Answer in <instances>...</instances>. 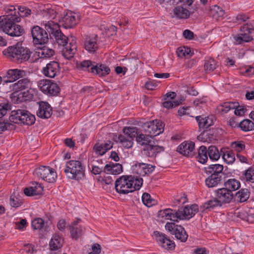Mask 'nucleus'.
Masks as SVG:
<instances>
[{
    "mask_svg": "<svg viewBox=\"0 0 254 254\" xmlns=\"http://www.w3.org/2000/svg\"><path fill=\"white\" fill-rule=\"evenodd\" d=\"M18 10V13L20 18L28 17L32 13L31 9L26 6H20Z\"/></svg>",
    "mask_w": 254,
    "mask_h": 254,
    "instance_id": "58",
    "label": "nucleus"
},
{
    "mask_svg": "<svg viewBox=\"0 0 254 254\" xmlns=\"http://www.w3.org/2000/svg\"><path fill=\"white\" fill-rule=\"evenodd\" d=\"M37 176L48 183H54L57 177L55 170L49 166H41L35 170Z\"/></svg>",
    "mask_w": 254,
    "mask_h": 254,
    "instance_id": "11",
    "label": "nucleus"
},
{
    "mask_svg": "<svg viewBox=\"0 0 254 254\" xmlns=\"http://www.w3.org/2000/svg\"><path fill=\"white\" fill-rule=\"evenodd\" d=\"M195 143L190 141H185L179 145L177 151L184 156L192 157L194 154Z\"/></svg>",
    "mask_w": 254,
    "mask_h": 254,
    "instance_id": "18",
    "label": "nucleus"
},
{
    "mask_svg": "<svg viewBox=\"0 0 254 254\" xmlns=\"http://www.w3.org/2000/svg\"><path fill=\"white\" fill-rule=\"evenodd\" d=\"M158 216L165 219L170 220L173 221L178 222V216H179L178 210L167 208L164 210H160L158 211Z\"/></svg>",
    "mask_w": 254,
    "mask_h": 254,
    "instance_id": "27",
    "label": "nucleus"
},
{
    "mask_svg": "<svg viewBox=\"0 0 254 254\" xmlns=\"http://www.w3.org/2000/svg\"><path fill=\"white\" fill-rule=\"evenodd\" d=\"M205 9L207 14L216 21L221 19L225 14L223 9L216 4L206 7Z\"/></svg>",
    "mask_w": 254,
    "mask_h": 254,
    "instance_id": "23",
    "label": "nucleus"
},
{
    "mask_svg": "<svg viewBox=\"0 0 254 254\" xmlns=\"http://www.w3.org/2000/svg\"><path fill=\"white\" fill-rule=\"evenodd\" d=\"M223 168L222 165L215 164L204 167V171L207 175L227 177V174L223 172Z\"/></svg>",
    "mask_w": 254,
    "mask_h": 254,
    "instance_id": "21",
    "label": "nucleus"
},
{
    "mask_svg": "<svg viewBox=\"0 0 254 254\" xmlns=\"http://www.w3.org/2000/svg\"><path fill=\"white\" fill-rule=\"evenodd\" d=\"M97 36H87L85 39L84 46L85 49L90 53H94L98 49Z\"/></svg>",
    "mask_w": 254,
    "mask_h": 254,
    "instance_id": "28",
    "label": "nucleus"
},
{
    "mask_svg": "<svg viewBox=\"0 0 254 254\" xmlns=\"http://www.w3.org/2000/svg\"><path fill=\"white\" fill-rule=\"evenodd\" d=\"M235 109L234 113L236 116H242L244 115L246 111V109L244 106H239V104L238 106L236 107Z\"/></svg>",
    "mask_w": 254,
    "mask_h": 254,
    "instance_id": "62",
    "label": "nucleus"
},
{
    "mask_svg": "<svg viewBox=\"0 0 254 254\" xmlns=\"http://www.w3.org/2000/svg\"><path fill=\"white\" fill-rule=\"evenodd\" d=\"M239 127L244 131L254 130V123L249 119H245L239 123Z\"/></svg>",
    "mask_w": 254,
    "mask_h": 254,
    "instance_id": "44",
    "label": "nucleus"
},
{
    "mask_svg": "<svg viewBox=\"0 0 254 254\" xmlns=\"http://www.w3.org/2000/svg\"><path fill=\"white\" fill-rule=\"evenodd\" d=\"M128 175L122 176L118 178L115 184V188L116 191L120 194H127L132 192V184L128 181Z\"/></svg>",
    "mask_w": 254,
    "mask_h": 254,
    "instance_id": "13",
    "label": "nucleus"
},
{
    "mask_svg": "<svg viewBox=\"0 0 254 254\" xmlns=\"http://www.w3.org/2000/svg\"><path fill=\"white\" fill-rule=\"evenodd\" d=\"M43 74L49 78H54L60 73L59 63L56 61H51L48 63L42 69Z\"/></svg>",
    "mask_w": 254,
    "mask_h": 254,
    "instance_id": "16",
    "label": "nucleus"
},
{
    "mask_svg": "<svg viewBox=\"0 0 254 254\" xmlns=\"http://www.w3.org/2000/svg\"><path fill=\"white\" fill-rule=\"evenodd\" d=\"M43 187L37 182L32 183V186L24 189V193L26 196H33L41 194Z\"/></svg>",
    "mask_w": 254,
    "mask_h": 254,
    "instance_id": "26",
    "label": "nucleus"
},
{
    "mask_svg": "<svg viewBox=\"0 0 254 254\" xmlns=\"http://www.w3.org/2000/svg\"><path fill=\"white\" fill-rule=\"evenodd\" d=\"M208 155L211 160L217 161L220 157V153L215 146H210L207 149Z\"/></svg>",
    "mask_w": 254,
    "mask_h": 254,
    "instance_id": "45",
    "label": "nucleus"
},
{
    "mask_svg": "<svg viewBox=\"0 0 254 254\" xmlns=\"http://www.w3.org/2000/svg\"><path fill=\"white\" fill-rule=\"evenodd\" d=\"M207 149L204 146H201L197 150L196 156L197 161L201 163L205 164L208 160Z\"/></svg>",
    "mask_w": 254,
    "mask_h": 254,
    "instance_id": "39",
    "label": "nucleus"
},
{
    "mask_svg": "<svg viewBox=\"0 0 254 254\" xmlns=\"http://www.w3.org/2000/svg\"><path fill=\"white\" fill-rule=\"evenodd\" d=\"M152 137L147 133L145 134L140 133L136 136V141L139 145L146 147V146L148 145L150 143H154V141L152 140Z\"/></svg>",
    "mask_w": 254,
    "mask_h": 254,
    "instance_id": "40",
    "label": "nucleus"
},
{
    "mask_svg": "<svg viewBox=\"0 0 254 254\" xmlns=\"http://www.w3.org/2000/svg\"><path fill=\"white\" fill-rule=\"evenodd\" d=\"M52 114V108L46 102L41 101L39 103V108L37 115L42 119H48Z\"/></svg>",
    "mask_w": 254,
    "mask_h": 254,
    "instance_id": "20",
    "label": "nucleus"
},
{
    "mask_svg": "<svg viewBox=\"0 0 254 254\" xmlns=\"http://www.w3.org/2000/svg\"><path fill=\"white\" fill-rule=\"evenodd\" d=\"M45 28L48 31L50 38L59 46L64 47L67 45L68 38L61 31L60 26L58 23L50 20L45 23Z\"/></svg>",
    "mask_w": 254,
    "mask_h": 254,
    "instance_id": "4",
    "label": "nucleus"
},
{
    "mask_svg": "<svg viewBox=\"0 0 254 254\" xmlns=\"http://www.w3.org/2000/svg\"><path fill=\"white\" fill-rule=\"evenodd\" d=\"M173 13L174 17L184 19L188 18L190 14L189 10L181 6L175 7L173 10Z\"/></svg>",
    "mask_w": 254,
    "mask_h": 254,
    "instance_id": "31",
    "label": "nucleus"
},
{
    "mask_svg": "<svg viewBox=\"0 0 254 254\" xmlns=\"http://www.w3.org/2000/svg\"><path fill=\"white\" fill-rule=\"evenodd\" d=\"M57 12L55 11L53 9L51 8H47L46 9H44L42 12V14L43 16L46 18H51L55 19L57 16Z\"/></svg>",
    "mask_w": 254,
    "mask_h": 254,
    "instance_id": "55",
    "label": "nucleus"
},
{
    "mask_svg": "<svg viewBox=\"0 0 254 254\" xmlns=\"http://www.w3.org/2000/svg\"><path fill=\"white\" fill-rule=\"evenodd\" d=\"M198 139L203 142H210L214 139V136L212 134H210L207 131H206L203 133H201L198 136Z\"/></svg>",
    "mask_w": 254,
    "mask_h": 254,
    "instance_id": "54",
    "label": "nucleus"
},
{
    "mask_svg": "<svg viewBox=\"0 0 254 254\" xmlns=\"http://www.w3.org/2000/svg\"><path fill=\"white\" fill-rule=\"evenodd\" d=\"M80 66L83 70L90 72L99 77H105L111 71L109 67L106 64L96 63L90 60H84L81 62Z\"/></svg>",
    "mask_w": 254,
    "mask_h": 254,
    "instance_id": "5",
    "label": "nucleus"
},
{
    "mask_svg": "<svg viewBox=\"0 0 254 254\" xmlns=\"http://www.w3.org/2000/svg\"><path fill=\"white\" fill-rule=\"evenodd\" d=\"M31 33L32 42L35 46H42L48 42L49 34L46 29L45 30L37 25L34 26L31 29Z\"/></svg>",
    "mask_w": 254,
    "mask_h": 254,
    "instance_id": "7",
    "label": "nucleus"
},
{
    "mask_svg": "<svg viewBox=\"0 0 254 254\" xmlns=\"http://www.w3.org/2000/svg\"><path fill=\"white\" fill-rule=\"evenodd\" d=\"M80 220V219H77V221L73 222L69 226L71 237L75 240H77L82 234V227L77 225L78 221Z\"/></svg>",
    "mask_w": 254,
    "mask_h": 254,
    "instance_id": "33",
    "label": "nucleus"
},
{
    "mask_svg": "<svg viewBox=\"0 0 254 254\" xmlns=\"http://www.w3.org/2000/svg\"><path fill=\"white\" fill-rule=\"evenodd\" d=\"M10 110V106L7 103H4L0 108V119L2 118L7 113L8 110Z\"/></svg>",
    "mask_w": 254,
    "mask_h": 254,
    "instance_id": "61",
    "label": "nucleus"
},
{
    "mask_svg": "<svg viewBox=\"0 0 254 254\" xmlns=\"http://www.w3.org/2000/svg\"><path fill=\"white\" fill-rule=\"evenodd\" d=\"M222 158L227 164H232L235 160V154L232 151H227L224 152Z\"/></svg>",
    "mask_w": 254,
    "mask_h": 254,
    "instance_id": "51",
    "label": "nucleus"
},
{
    "mask_svg": "<svg viewBox=\"0 0 254 254\" xmlns=\"http://www.w3.org/2000/svg\"><path fill=\"white\" fill-rule=\"evenodd\" d=\"M103 144L100 143H96L93 146V150L95 153L98 155L102 156L104 155L107 151L104 150L105 148L103 146Z\"/></svg>",
    "mask_w": 254,
    "mask_h": 254,
    "instance_id": "56",
    "label": "nucleus"
},
{
    "mask_svg": "<svg viewBox=\"0 0 254 254\" xmlns=\"http://www.w3.org/2000/svg\"><path fill=\"white\" fill-rule=\"evenodd\" d=\"M198 211V206L192 204L190 206H186L184 208L178 209V219L180 220H189L192 218Z\"/></svg>",
    "mask_w": 254,
    "mask_h": 254,
    "instance_id": "14",
    "label": "nucleus"
},
{
    "mask_svg": "<svg viewBox=\"0 0 254 254\" xmlns=\"http://www.w3.org/2000/svg\"><path fill=\"white\" fill-rule=\"evenodd\" d=\"M239 123L236 117H232L228 121V125L232 128L239 127Z\"/></svg>",
    "mask_w": 254,
    "mask_h": 254,
    "instance_id": "63",
    "label": "nucleus"
},
{
    "mask_svg": "<svg viewBox=\"0 0 254 254\" xmlns=\"http://www.w3.org/2000/svg\"><path fill=\"white\" fill-rule=\"evenodd\" d=\"M71 45V44H70ZM75 52V47L72 48L71 45L67 46L63 49V55L68 60L71 59L73 57Z\"/></svg>",
    "mask_w": 254,
    "mask_h": 254,
    "instance_id": "48",
    "label": "nucleus"
},
{
    "mask_svg": "<svg viewBox=\"0 0 254 254\" xmlns=\"http://www.w3.org/2000/svg\"><path fill=\"white\" fill-rule=\"evenodd\" d=\"M6 12L7 15L0 16V32L2 31L11 37H19L25 32L24 29L15 22H19L21 18L16 14L15 8L11 5Z\"/></svg>",
    "mask_w": 254,
    "mask_h": 254,
    "instance_id": "1",
    "label": "nucleus"
},
{
    "mask_svg": "<svg viewBox=\"0 0 254 254\" xmlns=\"http://www.w3.org/2000/svg\"><path fill=\"white\" fill-rule=\"evenodd\" d=\"M221 203L217 198L210 199L204 203L203 207L206 209H213L217 206H221Z\"/></svg>",
    "mask_w": 254,
    "mask_h": 254,
    "instance_id": "52",
    "label": "nucleus"
},
{
    "mask_svg": "<svg viewBox=\"0 0 254 254\" xmlns=\"http://www.w3.org/2000/svg\"><path fill=\"white\" fill-rule=\"evenodd\" d=\"M128 177H130L128 178V181H130L129 183L132 184V192L136 190H139L143 184V179L141 177L139 176H135L131 175L128 176Z\"/></svg>",
    "mask_w": 254,
    "mask_h": 254,
    "instance_id": "41",
    "label": "nucleus"
},
{
    "mask_svg": "<svg viewBox=\"0 0 254 254\" xmlns=\"http://www.w3.org/2000/svg\"><path fill=\"white\" fill-rule=\"evenodd\" d=\"M22 203V200L19 197H16L13 195H11L10 196V204L12 207L17 208L21 206Z\"/></svg>",
    "mask_w": 254,
    "mask_h": 254,
    "instance_id": "57",
    "label": "nucleus"
},
{
    "mask_svg": "<svg viewBox=\"0 0 254 254\" xmlns=\"http://www.w3.org/2000/svg\"><path fill=\"white\" fill-rule=\"evenodd\" d=\"M216 62L212 58H209L205 60L204 64V69L206 72L213 71L216 68Z\"/></svg>",
    "mask_w": 254,
    "mask_h": 254,
    "instance_id": "47",
    "label": "nucleus"
},
{
    "mask_svg": "<svg viewBox=\"0 0 254 254\" xmlns=\"http://www.w3.org/2000/svg\"><path fill=\"white\" fill-rule=\"evenodd\" d=\"M44 221L41 218H37L32 221V227L34 230H39L42 232L45 231Z\"/></svg>",
    "mask_w": 254,
    "mask_h": 254,
    "instance_id": "50",
    "label": "nucleus"
},
{
    "mask_svg": "<svg viewBox=\"0 0 254 254\" xmlns=\"http://www.w3.org/2000/svg\"><path fill=\"white\" fill-rule=\"evenodd\" d=\"M63 239L59 235L53 236L49 243L51 250L56 251L61 248L63 246Z\"/></svg>",
    "mask_w": 254,
    "mask_h": 254,
    "instance_id": "37",
    "label": "nucleus"
},
{
    "mask_svg": "<svg viewBox=\"0 0 254 254\" xmlns=\"http://www.w3.org/2000/svg\"><path fill=\"white\" fill-rule=\"evenodd\" d=\"M164 126V123L160 120H155L144 123L142 125V127L145 133L153 137L163 132Z\"/></svg>",
    "mask_w": 254,
    "mask_h": 254,
    "instance_id": "8",
    "label": "nucleus"
},
{
    "mask_svg": "<svg viewBox=\"0 0 254 254\" xmlns=\"http://www.w3.org/2000/svg\"><path fill=\"white\" fill-rule=\"evenodd\" d=\"M65 28H71L76 24L75 16L71 12H67L59 20Z\"/></svg>",
    "mask_w": 254,
    "mask_h": 254,
    "instance_id": "25",
    "label": "nucleus"
},
{
    "mask_svg": "<svg viewBox=\"0 0 254 254\" xmlns=\"http://www.w3.org/2000/svg\"><path fill=\"white\" fill-rule=\"evenodd\" d=\"M123 133L129 137L130 139L133 140L134 137L138 136V129L136 127H126L123 129Z\"/></svg>",
    "mask_w": 254,
    "mask_h": 254,
    "instance_id": "46",
    "label": "nucleus"
},
{
    "mask_svg": "<svg viewBox=\"0 0 254 254\" xmlns=\"http://www.w3.org/2000/svg\"><path fill=\"white\" fill-rule=\"evenodd\" d=\"M114 140L116 142H119L123 147L126 148H130L133 145V140L127 138L122 134L119 135L118 137L116 135L114 137Z\"/></svg>",
    "mask_w": 254,
    "mask_h": 254,
    "instance_id": "38",
    "label": "nucleus"
},
{
    "mask_svg": "<svg viewBox=\"0 0 254 254\" xmlns=\"http://www.w3.org/2000/svg\"><path fill=\"white\" fill-rule=\"evenodd\" d=\"M241 33L234 37L237 44L249 42L254 40V27L251 24L246 23L240 28Z\"/></svg>",
    "mask_w": 254,
    "mask_h": 254,
    "instance_id": "9",
    "label": "nucleus"
},
{
    "mask_svg": "<svg viewBox=\"0 0 254 254\" xmlns=\"http://www.w3.org/2000/svg\"><path fill=\"white\" fill-rule=\"evenodd\" d=\"M154 235L158 244L163 248L168 250H172L175 249V243L168 238L165 234L156 231L154 232Z\"/></svg>",
    "mask_w": 254,
    "mask_h": 254,
    "instance_id": "15",
    "label": "nucleus"
},
{
    "mask_svg": "<svg viewBox=\"0 0 254 254\" xmlns=\"http://www.w3.org/2000/svg\"><path fill=\"white\" fill-rule=\"evenodd\" d=\"M238 106V102H224L217 106V110L218 113L223 114L227 113L231 109H234Z\"/></svg>",
    "mask_w": 254,
    "mask_h": 254,
    "instance_id": "34",
    "label": "nucleus"
},
{
    "mask_svg": "<svg viewBox=\"0 0 254 254\" xmlns=\"http://www.w3.org/2000/svg\"><path fill=\"white\" fill-rule=\"evenodd\" d=\"M32 51L27 47L22 46L19 42L9 46L4 49L3 55L10 60L17 64L28 62L31 56Z\"/></svg>",
    "mask_w": 254,
    "mask_h": 254,
    "instance_id": "2",
    "label": "nucleus"
},
{
    "mask_svg": "<svg viewBox=\"0 0 254 254\" xmlns=\"http://www.w3.org/2000/svg\"><path fill=\"white\" fill-rule=\"evenodd\" d=\"M64 172L68 179L79 181L85 177V167L78 160H70L66 162Z\"/></svg>",
    "mask_w": 254,
    "mask_h": 254,
    "instance_id": "3",
    "label": "nucleus"
},
{
    "mask_svg": "<svg viewBox=\"0 0 254 254\" xmlns=\"http://www.w3.org/2000/svg\"><path fill=\"white\" fill-rule=\"evenodd\" d=\"M195 120L198 123V127L200 128H207L213 124L212 119L209 117H203L202 116H198L195 117Z\"/></svg>",
    "mask_w": 254,
    "mask_h": 254,
    "instance_id": "36",
    "label": "nucleus"
},
{
    "mask_svg": "<svg viewBox=\"0 0 254 254\" xmlns=\"http://www.w3.org/2000/svg\"><path fill=\"white\" fill-rule=\"evenodd\" d=\"M31 85L30 81L27 78L19 80L12 85V89L15 92L25 90L30 88Z\"/></svg>",
    "mask_w": 254,
    "mask_h": 254,
    "instance_id": "32",
    "label": "nucleus"
},
{
    "mask_svg": "<svg viewBox=\"0 0 254 254\" xmlns=\"http://www.w3.org/2000/svg\"><path fill=\"white\" fill-rule=\"evenodd\" d=\"M244 179L247 182L254 183V169L250 168L244 174Z\"/></svg>",
    "mask_w": 254,
    "mask_h": 254,
    "instance_id": "53",
    "label": "nucleus"
},
{
    "mask_svg": "<svg viewBox=\"0 0 254 254\" xmlns=\"http://www.w3.org/2000/svg\"><path fill=\"white\" fill-rule=\"evenodd\" d=\"M165 229L171 234L175 235V238L181 242H186L188 238V235L185 228L181 225L174 222H167L165 225Z\"/></svg>",
    "mask_w": 254,
    "mask_h": 254,
    "instance_id": "10",
    "label": "nucleus"
},
{
    "mask_svg": "<svg viewBox=\"0 0 254 254\" xmlns=\"http://www.w3.org/2000/svg\"><path fill=\"white\" fill-rule=\"evenodd\" d=\"M183 101H184V100L182 99H181L180 101L177 100L173 102L171 101H166L164 102L162 104L164 107L170 109L178 106L182 103Z\"/></svg>",
    "mask_w": 254,
    "mask_h": 254,
    "instance_id": "59",
    "label": "nucleus"
},
{
    "mask_svg": "<svg viewBox=\"0 0 254 254\" xmlns=\"http://www.w3.org/2000/svg\"><path fill=\"white\" fill-rule=\"evenodd\" d=\"M216 192V196L221 204L229 203L233 198V192L225 188L217 189Z\"/></svg>",
    "mask_w": 254,
    "mask_h": 254,
    "instance_id": "22",
    "label": "nucleus"
},
{
    "mask_svg": "<svg viewBox=\"0 0 254 254\" xmlns=\"http://www.w3.org/2000/svg\"><path fill=\"white\" fill-rule=\"evenodd\" d=\"M10 122L17 124L31 126L35 122V117L27 110L18 109L11 111L9 117Z\"/></svg>",
    "mask_w": 254,
    "mask_h": 254,
    "instance_id": "6",
    "label": "nucleus"
},
{
    "mask_svg": "<svg viewBox=\"0 0 254 254\" xmlns=\"http://www.w3.org/2000/svg\"><path fill=\"white\" fill-rule=\"evenodd\" d=\"M38 48L40 49L39 51L38 52V56L40 58H49L53 56L55 54V51L54 50L46 46H38Z\"/></svg>",
    "mask_w": 254,
    "mask_h": 254,
    "instance_id": "42",
    "label": "nucleus"
},
{
    "mask_svg": "<svg viewBox=\"0 0 254 254\" xmlns=\"http://www.w3.org/2000/svg\"><path fill=\"white\" fill-rule=\"evenodd\" d=\"M92 251L88 254H99L101 251L100 245L97 243L93 244L92 246Z\"/></svg>",
    "mask_w": 254,
    "mask_h": 254,
    "instance_id": "64",
    "label": "nucleus"
},
{
    "mask_svg": "<svg viewBox=\"0 0 254 254\" xmlns=\"http://www.w3.org/2000/svg\"><path fill=\"white\" fill-rule=\"evenodd\" d=\"M250 193L248 189H242L236 193L237 201L240 202L246 201L250 197Z\"/></svg>",
    "mask_w": 254,
    "mask_h": 254,
    "instance_id": "43",
    "label": "nucleus"
},
{
    "mask_svg": "<svg viewBox=\"0 0 254 254\" xmlns=\"http://www.w3.org/2000/svg\"><path fill=\"white\" fill-rule=\"evenodd\" d=\"M155 167L151 164L139 163L132 166L133 173L138 175L140 177H143L152 173Z\"/></svg>",
    "mask_w": 254,
    "mask_h": 254,
    "instance_id": "17",
    "label": "nucleus"
},
{
    "mask_svg": "<svg viewBox=\"0 0 254 254\" xmlns=\"http://www.w3.org/2000/svg\"><path fill=\"white\" fill-rule=\"evenodd\" d=\"M6 73V76L3 78V84L13 82L20 78L23 77L25 74V72L23 70L13 69H9Z\"/></svg>",
    "mask_w": 254,
    "mask_h": 254,
    "instance_id": "19",
    "label": "nucleus"
},
{
    "mask_svg": "<svg viewBox=\"0 0 254 254\" xmlns=\"http://www.w3.org/2000/svg\"><path fill=\"white\" fill-rule=\"evenodd\" d=\"M223 182L224 188L230 190L232 192L238 190L241 187L240 181L235 179H229L227 180L225 179V181Z\"/></svg>",
    "mask_w": 254,
    "mask_h": 254,
    "instance_id": "35",
    "label": "nucleus"
},
{
    "mask_svg": "<svg viewBox=\"0 0 254 254\" xmlns=\"http://www.w3.org/2000/svg\"><path fill=\"white\" fill-rule=\"evenodd\" d=\"M164 151V147L162 146L154 145L150 143L146 147H144L142 150L144 155L149 157H156L157 154Z\"/></svg>",
    "mask_w": 254,
    "mask_h": 254,
    "instance_id": "24",
    "label": "nucleus"
},
{
    "mask_svg": "<svg viewBox=\"0 0 254 254\" xmlns=\"http://www.w3.org/2000/svg\"><path fill=\"white\" fill-rule=\"evenodd\" d=\"M39 87L43 93L49 96L57 95L60 91L59 85L49 79L41 80Z\"/></svg>",
    "mask_w": 254,
    "mask_h": 254,
    "instance_id": "12",
    "label": "nucleus"
},
{
    "mask_svg": "<svg viewBox=\"0 0 254 254\" xmlns=\"http://www.w3.org/2000/svg\"><path fill=\"white\" fill-rule=\"evenodd\" d=\"M103 172L107 174L118 175L123 172V166L120 163L110 162L105 165Z\"/></svg>",
    "mask_w": 254,
    "mask_h": 254,
    "instance_id": "29",
    "label": "nucleus"
},
{
    "mask_svg": "<svg viewBox=\"0 0 254 254\" xmlns=\"http://www.w3.org/2000/svg\"><path fill=\"white\" fill-rule=\"evenodd\" d=\"M142 201L146 206L149 207L156 203V200L151 198L150 194L144 192L142 195Z\"/></svg>",
    "mask_w": 254,
    "mask_h": 254,
    "instance_id": "49",
    "label": "nucleus"
},
{
    "mask_svg": "<svg viewBox=\"0 0 254 254\" xmlns=\"http://www.w3.org/2000/svg\"><path fill=\"white\" fill-rule=\"evenodd\" d=\"M208 177L205 179V183L206 186L208 188H213L217 187L225 181L227 177L216 176L208 175Z\"/></svg>",
    "mask_w": 254,
    "mask_h": 254,
    "instance_id": "30",
    "label": "nucleus"
},
{
    "mask_svg": "<svg viewBox=\"0 0 254 254\" xmlns=\"http://www.w3.org/2000/svg\"><path fill=\"white\" fill-rule=\"evenodd\" d=\"M232 147L238 152H240L245 148V145L243 141H235L231 144Z\"/></svg>",
    "mask_w": 254,
    "mask_h": 254,
    "instance_id": "60",
    "label": "nucleus"
}]
</instances>
